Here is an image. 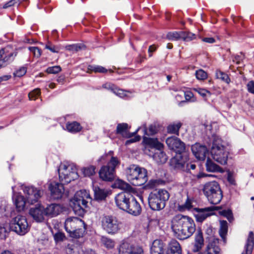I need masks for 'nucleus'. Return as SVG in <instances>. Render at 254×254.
<instances>
[{
    "label": "nucleus",
    "mask_w": 254,
    "mask_h": 254,
    "mask_svg": "<svg viewBox=\"0 0 254 254\" xmlns=\"http://www.w3.org/2000/svg\"><path fill=\"white\" fill-rule=\"evenodd\" d=\"M90 198L89 194L85 190L77 191L72 201V207L75 214L80 216L84 213V208L87 206V199Z\"/></svg>",
    "instance_id": "obj_9"
},
{
    "label": "nucleus",
    "mask_w": 254,
    "mask_h": 254,
    "mask_svg": "<svg viewBox=\"0 0 254 254\" xmlns=\"http://www.w3.org/2000/svg\"><path fill=\"white\" fill-rule=\"evenodd\" d=\"M210 153L213 159L218 163L222 165L227 164L229 152L221 138L218 137L214 138Z\"/></svg>",
    "instance_id": "obj_5"
},
{
    "label": "nucleus",
    "mask_w": 254,
    "mask_h": 254,
    "mask_svg": "<svg viewBox=\"0 0 254 254\" xmlns=\"http://www.w3.org/2000/svg\"><path fill=\"white\" fill-rule=\"evenodd\" d=\"M182 126L181 123L171 124L167 127L168 132L171 133L179 134V129Z\"/></svg>",
    "instance_id": "obj_37"
},
{
    "label": "nucleus",
    "mask_w": 254,
    "mask_h": 254,
    "mask_svg": "<svg viewBox=\"0 0 254 254\" xmlns=\"http://www.w3.org/2000/svg\"><path fill=\"white\" fill-rule=\"evenodd\" d=\"M205 165L206 170L208 172L219 173H223L224 172L223 168L216 164L209 158H207Z\"/></svg>",
    "instance_id": "obj_31"
},
{
    "label": "nucleus",
    "mask_w": 254,
    "mask_h": 254,
    "mask_svg": "<svg viewBox=\"0 0 254 254\" xmlns=\"http://www.w3.org/2000/svg\"><path fill=\"white\" fill-rule=\"evenodd\" d=\"M117 185L119 189L124 190V192H128L133 194L137 193L135 189L123 180H119L117 182Z\"/></svg>",
    "instance_id": "obj_32"
},
{
    "label": "nucleus",
    "mask_w": 254,
    "mask_h": 254,
    "mask_svg": "<svg viewBox=\"0 0 254 254\" xmlns=\"http://www.w3.org/2000/svg\"><path fill=\"white\" fill-rule=\"evenodd\" d=\"M196 78L200 80H203L207 78V73L202 69H199L195 71Z\"/></svg>",
    "instance_id": "obj_47"
},
{
    "label": "nucleus",
    "mask_w": 254,
    "mask_h": 254,
    "mask_svg": "<svg viewBox=\"0 0 254 254\" xmlns=\"http://www.w3.org/2000/svg\"><path fill=\"white\" fill-rule=\"evenodd\" d=\"M29 50L36 58H39L41 55V50L37 47H30Z\"/></svg>",
    "instance_id": "obj_53"
},
{
    "label": "nucleus",
    "mask_w": 254,
    "mask_h": 254,
    "mask_svg": "<svg viewBox=\"0 0 254 254\" xmlns=\"http://www.w3.org/2000/svg\"><path fill=\"white\" fill-rule=\"evenodd\" d=\"M254 246V233L253 231L249 233L246 243L244 247V251L242 254H252Z\"/></svg>",
    "instance_id": "obj_26"
},
{
    "label": "nucleus",
    "mask_w": 254,
    "mask_h": 254,
    "mask_svg": "<svg viewBox=\"0 0 254 254\" xmlns=\"http://www.w3.org/2000/svg\"><path fill=\"white\" fill-rule=\"evenodd\" d=\"M182 31L169 32L166 36L167 38L169 40L177 41L182 39Z\"/></svg>",
    "instance_id": "obj_39"
},
{
    "label": "nucleus",
    "mask_w": 254,
    "mask_h": 254,
    "mask_svg": "<svg viewBox=\"0 0 254 254\" xmlns=\"http://www.w3.org/2000/svg\"><path fill=\"white\" fill-rule=\"evenodd\" d=\"M58 172L60 181L63 184H68L78 178L76 166L72 163H61Z\"/></svg>",
    "instance_id": "obj_8"
},
{
    "label": "nucleus",
    "mask_w": 254,
    "mask_h": 254,
    "mask_svg": "<svg viewBox=\"0 0 254 254\" xmlns=\"http://www.w3.org/2000/svg\"><path fill=\"white\" fill-rule=\"evenodd\" d=\"M158 184V181L156 180H151L146 185V187L149 189H153L156 187Z\"/></svg>",
    "instance_id": "obj_57"
},
{
    "label": "nucleus",
    "mask_w": 254,
    "mask_h": 254,
    "mask_svg": "<svg viewBox=\"0 0 254 254\" xmlns=\"http://www.w3.org/2000/svg\"><path fill=\"white\" fill-rule=\"evenodd\" d=\"M143 142L145 144L144 151L148 155L152 156L153 159L158 163H165L167 157L163 152L164 145L157 138L144 136Z\"/></svg>",
    "instance_id": "obj_2"
},
{
    "label": "nucleus",
    "mask_w": 254,
    "mask_h": 254,
    "mask_svg": "<svg viewBox=\"0 0 254 254\" xmlns=\"http://www.w3.org/2000/svg\"><path fill=\"white\" fill-rule=\"evenodd\" d=\"M101 242L103 245L107 249H113L115 243L114 240L106 237H102L101 238Z\"/></svg>",
    "instance_id": "obj_38"
},
{
    "label": "nucleus",
    "mask_w": 254,
    "mask_h": 254,
    "mask_svg": "<svg viewBox=\"0 0 254 254\" xmlns=\"http://www.w3.org/2000/svg\"><path fill=\"white\" fill-rule=\"evenodd\" d=\"M9 227L11 230L21 236L26 234L30 229L26 217L20 215L16 216L11 220Z\"/></svg>",
    "instance_id": "obj_11"
},
{
    "label": "nucleus",
    "mask_w": 254,
    "mask_h": 254,
    "mask_svg": "<svg viewBox=\"0 0 254 254\" xmlns=\"http://www.w3.org/2000/svg\"><path fill=\"white\" fill-rule=\"evenodd\" d=\"M83 173L85 176L90 177L95 173V167L90 166L83 169Z\"/></svg>",
    "instance_id": "obj_43"
},
{
    "label": "nucleus",
    "mask_w": 254,
    "mask_h": 254,
    "mask_svg": "<svg viewBox=\"0 0 254 254\" xmlns=\"http://www.w3.org/2000/svg\"><path fill=\"white\" fill-rule=\"evenodd\" d=\"M218 206H211L204 208H196L195 210L197 213L195 215V218L197 221L202 222L207 217L213 214V211L215 210L219 209Z\"/></svg>",
    "instance_id": "obj_20"
},
{
    "label": "nucleus",
    "mask_w": 254,
    "mask_h": 254,
    "mask_svg": "<svg viewBox=\"0 0 254 254\" xmlns=\"http://www.w3.org/2000/svg\"><path fill=\"white\" fill-rule=\"evenodd\" d=\"M157 128L154 126H150L148 129L145 130V134L147 135H151L157 132Z\"/></svg>",
    "instance_id": "obj_55"
},
{
    "label": "nucleus",
    "mask_w": 254,
    "mask_h": 254,
    "mask_svg": "<svg viewBox=\"0 0 254 254\" xmlns=\"http://www.w3.org/2000/svg\"><path fill=\"white\" fill-rule=\"evenodd\" d=\"M203 191L208 201L213 204H218L223 197L222 191L216 181L206 183L203 186Z\"/></svg>",
    "instance_id": "obj_7"
},
{
    "label": "nucleus",
    "mask_w": 254,
    "mask_h": 254,
    "mask_svg": "<svg viewBox=\"0 0 254 254\" xmlns=\"http://www.w3.org/2000/svg\"><path fill=\"white\" fill-rule=\"evenodd\" d=\"M9 227L8 226H0V239L5 240L9 234Z\"/></svg>",
    "instance_id": "obj_46"
},
{
    "label": "nucleus",
    "mask_w": 254,
    "mask_h": 254,
    "mask_svg": "<svg viewBox=\"0 0 254 254\" xmlns=\"http://www.w3.org/2000/svg\"><path fill=\"white\" fill-rule=\"evenodd\" d=\"M244 55L242 53L240 55H236L233 59V62L236 63L237 64H239L241 62L244 60Z\"/></svg>",
    "instance_id": "obj_56"
},
{
    "label": "nucleus",
    "mask_w": 254,
    "mask_h": 254,
    "mask_svg": "<svg viewBox=\"0 0 254 254\" xmlns=\"http://www.w3.org/2000/svg\"><path fill=\"white\" fill-rule=\"evenodd\" d=\"M170 197L168 191L164 189L155 190L150 192L148 197V201L150 208L159 211L163 209Z\"/></svg>",
    "instance_id": "obj_4"
},
{
    "label": "nucleus",
    "mask_w": 254,
    "mask_h": 254,
    "mask_svg": "<svg viewBox=\"0 0 254 254\" xmlns=\"http://www.w3.org/2000/svg\"><path fill=\"white\" fill-rule=\"evenodd\" d=\"M163 242L160 240L153 241L151 247V254H165V249Z\"/></svg>",
    "instance_id": "obj_27"
},
{
    "label": "nucleus",
    "mask_w": 254,
    "mask_h": 254,
    "mask_svg": "<svg viewBox=\"0 0 254 254\" xmlns=\"http://www.w3.org/2000/svg\"><path fill=\"white\" fill-rule=\"evenodd\" d=\"M167 254H182L181 246L177 240L172 239L169 242Z\"/></svg>",
    "instance_id": "obj_28"
},
{
    "label": "nucleus",
    "mask_w": 254,
    "mask_h": 254,
    "mask_svg": "<svg viewBox=\"0 0 254 254\" xmlns=\"http://www.w3.org/2000/svg\"><path fill=\"white\" fill-rule=\"evenodd\" d=\"M27 202L33 204L38 201L42 195V191L33 186H25L23 188Z\"/></svg>",
    "instance_id": "obj_15"
},
{
    "label": "nucleus",
    "mask_w": 254,
    "mask_h": 254,
    "mask_svg": "<svg viewBox=\"0 0 254 254\" xmlns=\"http://www.w3.org/2000/svg\"><path fill=\"white\" fill-rule=\"evenodd\" d=\"M181 93L185 96V99L187 100H190L193 96V94L191 92L187 91V92H182Z\"/></svg>",
    "instance_id": "obj_62"
},
{
    "label": "nucleus",
    "mask_w": 254,
    "mask_h": 254,
    "mask_svg": "<svg viewBox=\"0 0 254 254\" xmlns=\"http://www.w3.org/2000/svg\"><path fill=\"white\" fill-rule=\"evenodd\" d=\"M11 47H6L0 50V68L12 63L16 56V53L10 51Z\"/></svg>",
    "instance_id": "obj_14"
},
{
    "label": "nucleus",
    "mask_w": 254,
    "mask_h": 254,
    "mask_svg": "<svg viewBox=\"0 0 254 254\" xmlns=\"http://www.w3.org/2000/svg\"><path fill=\"white\" fill-rule=\"evenodd\" d=\"M27 71L26 67H20L18 69L16 70L14 73V76L15 77H20L25 74Z\"/></svg>",
    "instance_id": "obj_51"
},
{
    "label": "nucleus",
    "mask_w": 254,
    "mask_h": 254,
    "mask_svg": "<svg viewBox=\"0 0 254 254\" xmlns=\"http://www.w3.org/2000/svg\"><path fill=\"white\" fill-rule=\"evenodd\" d=\"M95 199L98 200L105 199L108 195V191L106 190L101 189L98 187L93 186Z\"/></svg>",
    "instance_id": "obj_33"
},
{
    "label": "nucleus",
    "mask_w": 254,
    "mask_h": 254,
    "mask_svg": "<svg viewBox=\"0 0 254 254\" xmlns=\"http://www.w3.org/2000/svg\"><path fill=\"white\" fill-rule=\"evenodd\" d=\"M116 90L113 91V92L115 93L117 96L120 97H124L125 96H126L125 92L122 89H119L116 86Z\"/></svg>",
    "instance_id": "obj_59"
},
{
    "label": "nucleus",
    "mask_w": 254,
    "mask_h": 254,
    "mask_svg": "<svg viewBox=\"0 0 254 254\" xmlns=\"http://www.w3.org/2000/svg\"><path fill=\"white\" fill-rule=\"evenodd\" d=\"M45 48L55 53H59L60 50L59 47L55 46L49 42L46 45Z\"/></svg>",
    "instance_id": "obj_49"
},
{
    "label": "nucleus",
    "mask_w": 254,
    "mask_h": 254,
    "mask_svg": "<svg viewBox=\"0 0 254 254\" xmlns=\"http://www.w3.org/2000/svg\"><path fill=\"white\" fill-rule=\"evenodd\" d=\"M192 207L191 200L188 197L185 203L180 206V210L190 209Z\"/></svg>",
    "instance_id": "obj_52"
},
{
    "label": "nucleus",
    "mask_w": 254,
    "mask_h": 254,
    "mask_svg": "<svg viewBox=\"0 0 254 254\" xmlns=\"http://www.w3.org/2000/svg\"><path fill=\"white\" fill-rule=\"evenodd\" d=\"M218 243V240H214L212 242H210L207 247V249L204 253L198 254H219L220 253V248L216 245ZM188 254H191L189 253Z\"/></svg>",
    "instance_id": "obj_29"
},
{
    "label": "nucleus",
    "mask_w": 254,
    "mask_h": 254,
    "mask_svg": "<svg viewBox=\"0 0 254 254\" xmlns=\"http://www.w3.org/2000/svg\"><path fill=\"white\" fill-rule=\"evenodd\" d=\"M17 0H10L9 1L5 3L3 5V8H6L7 7H10L12 5H13L15 3L17 2Z\"/></svg>",
    "instance_id": "obj_63"
},
{
    "label": "nucleus",
    "mask_w": 254,
    "mask_h": 254,
    "mask_svg": "<svg viewBox=\"0 0 254 254\" xmlns=\"http://www.w3.org/2000/svg\"><path fill=\"white\" fill-rule=\"evenodd\" d=\"M84 47V46L80 44H76L73 45H67L65 47V48L66 50L73 51V52H77L80 50H81Z\"/></svg>",
    "instance_id": "obj_44"
},
{
    "label": "nucleus",
    "mask_w": 254,
    "mask_h": 254,
    "mask_svg": "<svg viewBox=\"0 0 254 254\" xmlns=\"http://www.w3.org/2000/svg\"><path fill=\"white\" fill-rule=\"evenodd\" d=\"M132 194L130 198L129 203H128L124 211L133 216L139 215L141 212V207L139 203Z\"/></svg>",
    "instance_id": "obj_17"
},
{
    "label": "nucleus",
    "mask_w": 254,
    "mask_h": 254,
    "mask_svg": "<svg viewBox=\"0 0 254 254\" xmlns=\"http://www.w3.org/2000/svg\"><path fill=\"white\" fill-rule=\"evenodd\" d=\"M191 151L195 157L200 160H203L208 153V149L205 145L196 143L191 146Z\"/></svg>",
    "instance_id": "obj_22"
},
{
    "label": "nucleus",
    "mask_w": 254,
    "mask_h": 254,
    "mask_svg": "<svg viewBox=\"0 0 254 254\" xmlns=\"http://www.w3.org/2000/svg\"><path fill=\"white\" fill-rule=\"evenodd\" d=\"M29 214L36 221L42 222L46 216L45 207L42 205H36L30 208Z\"/></svg>",
    "instance_id": "obj_21"
},
{
    "label": "nucleus",
    "mask_w": 254,
    "mask_h": 254,
    "mask_svg": "<svg viewBox=\"0 0 254 254\" xmlns=\"http://www.w3.org/2000/svg\"><path fill=\"white\" fill-rule=\"evenodd\" d=\"M40 94V90L39 88H36L30 92L28 94V97L30 100H35Z\"/></svg>",
    "instance_id": "obj_48"
},
{
    "label": "nucleus",
    "mask_w": 254,
    "mask_h": 254,
    "mask_svg": "<svg viewBox=\"0 0 254 254\" xmlns=\"http://www.w3.org/2000/svg\"><path fill=\"white\" fill-rule=\"evenodd\" d=\"M13 200L16 208L18 211H21L24 209L27 200L21 195H14L13 196Z\"/></svg>",
    "instance_id": "obj_30"
},
{
    "label": "nucleus",
    "mask_w": 254,
    "mask_h": 254,
    "mask_svg": "<svg viewBox=\"0 0 254 254\" xmlns=\"http://www.w3.org/2000/svg\"><path fill=\"white\" fill-rule=\"evenodd\" d=\"M126 173L127 180L133 186H142L148 180L147 170L135 165H130Z\"/></svg>",
    "instance_id": "obj_3"
},
{
    "label": "nucleus",
    "mask_w": 254,
    "mask_h": 254,
    "mask_svg": "<svg viewBox=\"0 0 254 254\" xmlns=\"http://www.w3.org/2000/svg\"><path fill=\"white\" fill-rule=\"evenodd\" d=\"M66 127L67 130L71 133L79 132L82 128L80 125L76 122L67 123L66 125Z\"/></svg>",
    "instance_id": "obj_35"
},
{
    "label": "nucleus",
    "mask_w": 254,
    "mask_h": 254,
    "mask_svg": "<svg viewBox=\"0 0 254 254\" xmlns=\"http://www.w3.org/2000/svg\"><path fill=\"white\" fill-rule=\"evenodd\" d=\"M64 237V235L61 232L57 233L54 235V239L56 242L63 241Z\"/></svg>",
    "instance_id": "obj_58"
},
{
    "label": "nucleus",
    "mask_w": 254,
    "mask_h": 254,
    "mask_svg": "<svg viewBox=\"0 0 254 254\" xmlns=\"http://www.w3.org/2000/svg\"><path fill=\"white\" fill-rule=\"evenodd\" d=\"M140 139V137L139 136H136L134 138H132L129 140H127L126 142V145H128L131 143L139 141Z\"/></svg>",
    "instance_id": "obj_64"
},
{
    "label": "nucleus",
    "mask_w": 254,
    "mask_h": 254,
    "mask_svg": "<svg viewBox=\"0 0 254 254\" xmlns=\"http://www.w3.org/2000/svg\"><path fill=\"white\" fill-rule=\"evenodd\" d=\"M166 142L168 147L178 154H181L185 150V143L176 136L169 137Z\"/></svg>",
    "instance_id": "obj_16"
},
{
    "label": "nucleus",
    "mask_w": 254,
    "mask_h": 254,
    "mask_svg": "<svg viewBox=\"0 0 254 254\" xmlns=\"http://www.w3.org/2000/svg\"><path fill=\"white\" fill-rule=\"evenodd\" d=\"M62 211V208L60 205L57 204H51L45 208L46 216L53 217L57 216Z\"/></svg>",
    "instance_id": "obj_24"
},
{
    "label": "nucleus",
    "mask_w": 254,
    "mask_h": 254,
    "mask_svg": "<svg viewBox=\"0 0 254 254\" xmlns=\"http://www.w3.org/2000/svg\"><path fill=\"white\" fill-rule=\"evenodd\" d=\"M219 234L222 239H224L228 231V223L226 221H220Z\"/></svg>",
    "instance_id": "obj_36"
},
{
    "label": "nucleus",
    "mask_w": 254,
    "mask_h": 254,
    "mask_svg": "<svg viewBox=\"0 0 254 254\" xmlns=\"http://www.w3.org/2000/svg\"><path fill=\"white\" fill-rule=\"evenodd\" d=\"M66 231L73 238L82 237L86 229L84 222L77 217H69L64 223Z\"/></svg>",
    "instance_id": "obj_6"
},
{
    "label": "nucleus",
    "mask_w": 254,
    "mask_h": 254,
    "mask_svg": "<svg viewBox=\"0 0 254 254\" xmlns=\"http://www.w3.org/2000/svg\"><path fill=\"white\" fill-rule=\"evenodd\" d=\"M103 87L107 89H108L111 91L112 92L115 91V90L116 89V86L110 83H106L103 84Z\"/></svg>",
    "instance_id": "obj_60"
},
{
    "label": "nucleus",
    "mask_w": 254,
    "mask_h": 254,
    "mask_svg": "<svg viewBox=\"0 0 254 254\" xmlns=\"http://www.w3.org/2000/svg\"><path fill=\"white\" fill-rule=\"evenodd\" d=\"M247 86L248 91L254 94V81H250L248 83Z\"/></svg>",
    "instance_id": "obj_61"
},
{
    "label": "nucleus",
    "mask_w": 254,
    "mask_h": 254,
    "mask_svg": "<svg viewBox=\"0 0 254 254\" xmlns=\"http://www.w3.org/2000/svg\"><path fill=\"white\" fill-rule=\"evenodd\" d=\"M216 76L217 78L220 79L221 80H222L223 81H224L228 84L230 82V79L228 75L226 73L222 72L221 70H216Z\"/></svg>",
    "instance_id": "obj_40"
},
{
    "label": "nucleus",
    "mask_w": 254,
    "mask_h": 254,
    "mask_svg": "<svg viewBox=\"0 0 254 254\" xmlns=\"http://www.w3.org/2000/svg\"><path fill=\"white\" fill-rule=\"evenodd\" d=\"M119 254H144L142 248L123 241L118 248Z\"/></svg>",
    "instance_id": "obj_13"
},
{
    "label": "nucleus",
    "mask_w": 254,
    "mask_h": 254,
    "mask_svg": "<svg viewBox=\"0 0 254 254\" xmlns=\"http://www.w3.org/2000/svg\"><path fill=\"white\" fill-rule=\"evenodd\" d=\"M170 164L175 170L185 171L186 162L181 154L173 157L170 160Z\"/></svg>",
    "instance_id": "obj_23"
},
{
    "label": "nucleus",
    "mask_w": 254,
    "mask_h": 254,
    "mask_svg": "<svg viewBox=\"0 0 254 254\" xmlns=\"http://www.w3.org/2000/svg\"><path fill=\"white\" fill-rule=\"evenodd\" d=\"M119 164L118 158L112 157L108 164L101 168L99 172L100 178L106 181H113L115 176V168Z\"/></svg>",
    "instance_id": "obj_10"
},
{
    "label": "nucleus",
    "mask_w": 254,
    "mask_h": 254,
    "mask_svg": "<svg viewBox=\"0 0 254 254\" xmlns=\"http://www.w3.org/2000/svg\"><path fill=\"white\" fill-rule=\"evenodd\" d=\"M88 69L95 72L105 73L107 72V69L105 67L97 65H89Z\"/></svg>",
    "instance_id": "obj_41"
},
{
    "label": "nucleus",
    "mask_w": 254,
    "mask_h": 254,
    "mask_svg": "<svg viewBox=\"0 0 254 254\" xmlns=\"http://www.w3.org/2000/svg\"><path fill=\"white\" fill-rule=\"evenodd\" d=\"M195 249L194 250V251H197L199 249L201 248L202 245L203 244V238L202 233L201 230H199L197 231L195 235Z\"/></svg>",
    "instance_id": "obj_34"
},
{
    "label": "nucleus",
    "mask_w": 254,
    "mask_h": 254,
    "mask_svg": "<svg viewBox=\"0 0 254 254\" xmlns=\"http://www.w3.org/2000/svg\"><path fill=\"white\" fill-rule=\"evenodd\" d=\"M117 133L121 134L125 138H130L136 133L137 130L133 133H129L128 129V125L126 123L119 124L116 129Z\"/></svg>",
    "instance_id": "obj_25"
},
{
    "label": "nucleus",
    "mask_w": 254,
    "mask_h": 254,
    "mask_svg": "<svg viewBox=\"0 0 254 254\" xmlns=\"http://www.w3.org/2000/svg\"><path fill=\"white\" fill-rule=\"evenodd\" d=\"M133 193L127 192H122L118 193L115 197V202L117 206L123 210H125L128 203H129L130 197Z\"/></svg>",
    "instance_id": "obj_18"
},
{
    "label": "nucleus",
    "mask_w": 254,
    "mask_h": 254,
    "mask_svg": "<svg viewBox=\"0 0 254 254\" xmlns=\"http://www.w3.org/2000/svg\"><path fill=\"white\" fill-rule=\"evenodd\" d=\"M171 229L176 238L183 240L192 236L195 231V225L192 218L178 215L172 220Z\"/></svg>",
    "instance_id": "obj_1"
},
{
    "label": "nucleus",
    "mask_w": 254,
    "mask_h": 254,
    "mask_svg": "<svg viewBox=\"0 0 254 254\" xmlns=\"http://www.w3.org/2000/svg\"><path fill=\"white\" fill-rule=\"evenodd\" d=\"M193 90L197 92L199 95H200L204 98H206L207 95H211L210 92L204 88H201L199 87L193 88Z\"/></svg>",
    "instance_id": "obj_45"
},
{
    "label": "nucleus",
    "mask_w": 254,
    "mask_h": 254,
    "mask_svg": "<svg viewBox=\"0 0 254 254\" xmlns=\"http://www.w3.org/2000/svg\"><path fill=\"white\" fill-rule=\"evenodd\" d=\"M62 70L61 67L60 66L56 65L51 67H49L47 69V71L49 73L56 74L59 73Z\"/></svg>",
    "instance_id": "obj_54"
},
{
    "label": "nucleus",
    "mask_w": 254,
    "mask_h": 254,
    "mask_svg": "<svg viewBox=\"0 0 254 254\" xmlns=\"http://www.w3.org/2000/svg\"><path fill=\"white\" fill-rule=\"evenodd\" d=\"M220 214L221 215L226 217L230 222H231V221L233 220L232 212L230 209L223 210L220 211Z\"/></svg>",
    "instance_id": "obj_50"
},
{
    "label": "nucleus",
    "mask_w": 254,
    "mask_h": 254,
    "mask_svg": "<svg viewBox=\"0 0 254 254\" xmlns=\"http://www.w3.org/2000/svg\"><path fill=\"white\" fill-rule=\"evenodd\" d=\"M182 39L185 41H190L195 38V35L191 32L182 31Z\"/></svg>",
    "instance_id": "obj_42"
},
{
    "label": "nucleus",
    "mask_w": 254,
    "mask_h": 254,
    "mask_svg": "<svg viewBox=\"0 0 254 254\" xmlns=\"http://www.w3.org/2000/svg\"><path fill=\"white\" fill-rule=\"evenodd\" d=\"M102 228L108 234H115L120 229V223L116 217L110 215H104L101 218Z\"/></svg>",
    "instance_id": "obj_12"
},
{
    "label": "nucleus",
    "mask_w": 254,
    "mask_h": 254,
    "mask_svg": "<svg viewBox=\"0 0 254 254\" xmlns=\"http://www.w3.org/2000/svg\"><path fill=\"white\" fill-rule=\"evenodd\" d=\"M64 184L53 182L49 185V189L51 191V197L54 199L61 198L64 192Z\"/></svg>",
    "instance_id": "obj_19"
}]
</instances>
